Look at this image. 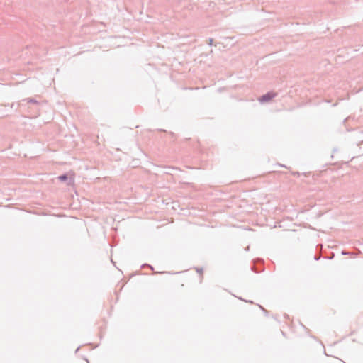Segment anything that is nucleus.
Masks as SVG:
<instances>
[{
    "mask_svg": "<svg viewBox=\"0 0 363 363\" xmlns=\"http://www.w3.org/2000/svg\"><path fill=\"white\" fill-rule=\"evenodd\" d=\"M277 95V94L275 92L269 91V92L266 93L265 94L262 95L259 99V101L260 103L267 102V101L272 100V99H274V97H276Z\"/></svg>",
    "mask_w": 363,
    "mask_h": 363,
    "instance_id": "nucleus-1",
    "label": "nucleus"
},
{
    "mask_svg": "<svg viewBox=\"0 0 363 363\" xmlns=\"http://www.w3.org/2000/svg\"><path fill=\"white\" fill-rule=\"evenodd\" d=\"M58 179L61 182H65L66 181H68L67 182V184L68 185H72L73 184V179H68V177H67V174H63L60 176L58 177Z\"/></svg>",
    "mask_w": 363,
    "mask_h": 363,
    "instance_id": "nucleus-2",
    "label": "nucleus"
},
{
    "mask_svg": "<svg viewBox=\"0 0 363 363\" xmlns=\"http://www.w3.org/2000/svg\"><path fill=\"white\" fill-rule=\"evenodd\" d=\"M23 101H27V103L28 104H38V101L37 100H35V99H33V98H28V99H25L23 100Z\"/></svg>",
    "mask_w": 363,
    "mask_h": 363,
    "instance_id": "nucleus-3",
    "label": "nucleus"
},
{
    "mask_svg": "<svg viewBox=\"0 0 363 363\" xmlns=\"http://www.w3.org/2000/svg\"><path fill=\"white\" fill-rule=\"evenodd\" d=\"M149 267L150 269H151L152 270H153V267H152V266H151V265H150V264H143V265L141 266V267H142V268H143V267Z\"/></svg>",
    "mask_w": 363,
    "mask_h": 363,
    "instance_id": "nucleus-4",
    "label": "nucleus"
},
{
    "mask_svg": "<svg viewBox=\"0 0 363 363\" xmlns=\"http://www.w3.org/2000/svg\"><path fill=\"white\" fill-rule=\"evenodd\" d=\"M196 272L201 274H203V269L202 268H196Z\"/></svg>",
    "mask_w": 363,
    "mask_h": 363,
    "instance_id": "nucleus-5",
    "label": "nucleus"
},
{
    "mask_svg": "<svg viewBox=\"0 0 363 363\" xmlns=\"http://www.w3.org/2000/svg\"><path fill=\"white\" fill-rule=\"evenodd\" d=\"M320 259V255H315L314 256V259H315V261H318Z\"/></svg>",
    "mask_w": 363,
    "mask_h": 363,
    "instance_id": "nucleus-6",
    "label": "nucleus"
},
{
    "mask_svg": "<svg viewBox=\"0 0 363 363\" xmlns=\"http://www.w3.org/2000/svg\"><path fill=\"white\" fill-rule=\"evenodd\" d=\"M213 40L212 38H209L208 39V45H213Z\"/></svg>",
    "mask_w": 363,
    "mask_h": 363,
    "instance_id": "nucleus-7",
    "label": "nucleus"
},
{
    "mask_svg": "<svg viewBox=\"0 0 363 363\" xmlns=\"http://www.w3.org/2000/svg\"><path fill=\"white\" fill-rule=\"evenodd\" d=\"M293 174H294V176H299V174H299V172H293Z\"/></svg>",
    "mask_w": 363,
    "mask_h": 363,
    "instance_id": "nucleus-8",
    "label": "nucleus"
},
{
    "mask_svg": "<svg viewBox=\"0 0 363 363\" xmlns=\"http://www.w3.org/2000/svg\"><path fill=\"white\" fill-rule=\"evenodd\" d=\"M342 255H348L347 252H345L344 251L342 252Z\"/></svg>",
    "mask_w": 363,
    "mask_h": 363,
    "instance_id": "nucleus-9",
    "label": "nucleus"
}]
</instances>
